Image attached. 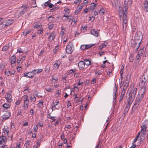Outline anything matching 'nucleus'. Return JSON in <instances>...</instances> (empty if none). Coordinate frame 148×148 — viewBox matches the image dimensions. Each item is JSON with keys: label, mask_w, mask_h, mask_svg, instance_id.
<instances>
[{"label": "nucleus", "mask_w": 148, "mask_h": 148, "mask_svg": "<svg viewBox=\"0 0 148 148\" xmlns=\"http://www.w3.org/2000/svg\"><path fill=\"white\" fill-rule=\"evenodd\" d=\"M23 76L28 78H32L34 76L33 75H31L30 76H28V75H27L25 73H24L23 74Z\"/></svg>", "instance_id": "nucleus-38"}, {"label": "nucleus", "mask_w": 148, "mask_h": 148, "mask_svg": "<svg viewBox=\"0 0 148 148\" xmlns=\"http://www.w3.org/2000/svg\"><path fill=\"white\" fill-rule=\"evenodd\" d=\"M144 95V94H143L142 95H139L138 94V95L136 99L134 104H136V105H139L141 102V100L143 98Z\"/></svg>", "instance_id": "nucleus-8"}, {"label": "nucleus", "mask_w": 148, "mask_h": 148, "mask_svg": "<svg viewBox=\"0 0 148 148\" xmlns=\"http://www.w3.org/2000/svg\"><path fill=\"white\" fill-rule=\"evenodd\" d=\"M36 70H37L36 71V73H37L38 74L41 73L42 71V69H37Z\"/></svg>", "instance_id": "nucleus-58"}, {"label": "nucleus", "mask_w": 148, "mask_h": 148, "mask_svg": "<svg viewBox=\"0 0 148 148\" xmlns=\"http://www.w3.org/2000/svg\"><path fill=\"white\" fill-rule=\"evenodd\" d=\"M131 104L129 103H128L126 105L123 113L124 117L125 116V114L127 113L128 111H129L130 107V105Z\"/></svg>", "instance_id": "nucleus-9"}, {"label": "nucleus", "mask_w": 148, "mask_h": 148, "mask_svg": "<svg viewBox=\"0 0 148 148\" xmlns=\"http://www.w3.org/2000/svg\"><path fill=\"white\" fill-rule=\"evenodd\" d=\"M30 113L31 115H33L34 114V111L33 109H31L30 111Z\"/></svg>", "instance_id": "nucleus-56"}, {"label": "nucleus", "mask_w": 148, "mask_h": 148, "mask_svg": "<svg viewBox=\"0 0 148 148\" xmlns=\"http://www.w3.org/2000/svg\"><path fill=\"white\" fill-rule=\"evenodd\" d=\"M142 56L140 55L139 54H138L136 56V60H139V59H140L141 56Z\"/></svg>", "instance_id": "nucleus-52"}, {"label": "nucleus", "mask_w": 148, "mask_h": 148, "mask_svg": "<svg viewBox=\"0 0 148 148\" xmlns=\"http://www.w3.org/2000/svg\"><path fill=\"white\" fill-rule=\"evenodd\" d=\"M30 99L31 102H34L35 101L36 99L34 96H31L30 97Z\"/></svg>", "instance_id": "nucleus-30"}, {"label": "nucleus", "mask_w": 148, "mask_h": 148, "mask_svg": "<svg viewBox=\"0 0 148 148\" xmlns=\"http://www.w3.org/2000/svg\"><path fill=\"white\" fill-rule=\"evenodd\" d=\"M60 64V62L59 60H57L55 64H54V68L55 69H58L59 66Z\"/></svg>", "instance_id": "nucleus-17"}, {"label": "nucleus", "mask_w": 148, "mask_h": 148, "mask_svg": "<svg viewBox=\"0 0 148 148\" xmlns=\"http://www.w3.org/2000/svg\"><path fill=\"white\" fill-rule=\"evenodd\" d=\"M45 89L47 91L51 92H52V90H53L52 88L48 87H46Z\"/></svg>", "instance_id": "nucleus-47"}, {"label": "nucleus", "mask_w": 148, "mask_h": 148, "mask_svg": "<svg viewBox=\"0 0 148 148\" xmlns=\"http://www.w3.org/2000/svg\"><path fill=\"white\" fill-rule=\"evenodd\" d=\"M86 47H85V45H82L80 46V49L83 50H86Z\"/></svg>", "instance_id": "nucleus-50"}, {"label": "nucleus", "mask_w": 148, "mask_h": 148, "mask_svg": "<svg viewBox=\"0 0 148 148\" xmlns=\"http://www.w3.org/2000/svg\"><path fill=\"white\" fill-rule=\"evenodd\" d=\"M147 130H141L140 132L144 135H146Z\"/></svg>", "instance_id": "nucleus-61"}, {"label": "nucleus", "mask_w": 148, "mask_h": 148, "mask_svg": "<svg viewBox=\"0 0 148 148\" xmlns=\"http://www.w3.org/2000/svg\"><path fill=\"white\" fill-rule=\"evenodd\" d=\"M24 97V101H29V99L27 95H25Z\"/></svg>", "instance_id": "nucleus-62"}, {"label": "nucleus", "mask_w": 148, "mask_h": 148, "mask_svg": "<svg viewBox=\"0 0 148 148\" xmlns=\"http://www.w3.org/2000/svg\"><path fill=\"white\" fill-rule=\"evenodd\" d=\"M10 116V113L8 112H6L3 115L2 118L3 119L5 120L8 119Z\"/></svg>", "instance_id": "nucleus-14"}, {"label": "nucleus", "mask_w": 148, "mask_h": 148, "mask_svg": "<svg viewBox=\"0 0 148 148\" xmlns=\"http://www.w3.org/2000/svg\"><path fill=\"white\" fill-rule=\"evenodd\" d=\"M4 21V23L6 26H9L11 25L13 23L14 21L12 19H8Z\"/></svg>", "instance_id": "nucleus-12"}, {"label": "nucleus", "mask_w": 148, "mask_h": 148, "mask_svg": "<svg viewBox=\"0 0 148 148\" xmlns=\"http://www.w3.org/2000/svg\"><path fill=\"white\" fill-rule=\"evenodd\" d=\"M69 9L64 10V11L63 14H64V15L65 16H69Z\"/></svg>", "instance_id": "nucleus-29"}, {"label": "nucleus", "mask_w": 148, "mask_h": 148, "mask_svg": "<svg viewBox=\"0 0 148 148\" xmlns=\"http://www.w3.org/2000/svg\"><path fill=\"white\" fill-rule=\"evenodd\" d=\"M15 73V71H13L12 72H11L10 71H6L5 72V74L6 75L9 76L10 75V74L14 75Z\"/></svg>", "instance_id": "nucleus-20"}, {"label": "nucleus", "mask_w": 148, "mask_h": 148, "mask_svg": "<svg viewBox=\"0 0 148 148\" xmlns=\"http://www.w3.org/2000/svg\"><path fill=\"white\" fill-rule=\"evenodd\" d=\"M28 88H27V89H25L24 90L23 92L24 93H28L29 92V90L28 89Z\"/></svg>", "instance_id": "nucleus-60"}, {"label": "nucleus", "mask_w": 148, "mask_h": 148, "mask_svg": "<svg viewBox=\"0 0 148 148\" xmlns=\"http://www.w3.org/2000/svg\"><path fill=\"white\" fill-rule=\"evenodd\" d=\"M9 48L8 46H4L3 47L2 49V51H6V50L8 49Z\"/></svg>", "instance_id": "nucleus-48"}, {"label": "nucleus", "mask_w": 148, "mask_h": 148, "mask_svg": "<svg viewBox=\"0 0 148 148\" xmlns=\"http://www.w3.org/2000/svg\"><path fill=\"white\" fill-rule=\"evenodd\" d=\"M132 0H125L124 1V5L127 6V5H130L132 4Z\"/></svg>", "instance_id": "nucleus-24"}, {"label": "nucleus", "mask_w": 148, "mask_h": 148, "mask_svg": "<svg viewBox=\"0 0 148 148\" xmlns=\"http://www.w3.org/2000/svg\"><path fill=\"white\" fill-rule=\"evenodd\" d=\"M138 106V105H136V104H134L132 108V110H133V111H134L136 109Z\"/></svg>", "instance_id": "nucleus-41"}, {"label": "nucleus", "mask_w": 148, "mask_h": 148, "mask_svg": "<svg viewBox=\"0 0 148 148\" xmlns=\"http://www.w3.org/2000/svg\"><path fill=\"white\" fill-rule=\"evenodd\" d=\"M105 10L103 9H100L99 12V14L101 15H102L105 13Z\"/></svg>", "instance_id": "nucleus-39"}, {"label": "nucleus", "mask_w": 148, "mask_h": 148, "mask_svg": "<svg viewBox=\"0 0 148 148\" xmlns=\"http://www.w3.org/2000/svg\"><path fill=\"white\" fill-rule=\"evenodd\" d=\"M91 34L97 37L99 36V33L97 30L92 29L91 31Z\"/></svg>", "instance_id": "nucleus-13"}, {"label": "nucleus", "mask_w": 148, "mask_h": 148, "mask_svg": "<svg viewBox=\"0 0 148 148\" xmlns=\"http://www.w3.org/2000/svg\"><path fill=\"white\" fill-rule=\"evenodd\" d=\"M50 69V67L49 66H46L45 68V71L46 73H49Z\"/></svg>", "instance_id": "nucleus-42"}, {"label": "nucleus", "mask_w": 148, "mask_h": 148, "mask_svg": "<svg viewBox=\"0 0 148 148\" xmlns=\"http://www.w3.org/2000/svg\"><path fill=\"white\" fill-rule=\"evenodd\" d=\"M137 89L135 88L134 90L130 93L128 103L131 104L134 100L136 93Z\"/></svg>", "instance_id": "nucleus-3"}, {"label": "nucleus", "mask_w": 148, "mask_h": 148, "mask_svg": "<svg viewBox=\"0 0 148 148\" xmlns=\"http://www.w3.org/2000/svg\"><path fill=\"white\" fill-rule=\"evenodd\" d=\"M43 101L42 100H41L40 101L39 103L38 104V106L39 108H41L43 106Z\"/></svg>", "instance_id": "nucleus-31"}, {"label": "nucleus", "mask_w": 148, "mask_h": 148, "mask_svg": "<svg viewBox=\"0 0 148 148\" xmlns=\"http://www.w3.org/2000/svg\"><path fill=\"white\" fill-rule=\"evenodd\" d=\"M12 98V96L10 94L7 93V95L6 100L8 102H10L11 101H10L11 99Z\"/></svg>", "instance_id": "nucleus-22"}, {"label": "nucleus", "mask_w": 148, "mask_h": 148, "mask_svg": "<svg viewBox=\"0 0 148 148\" xmlns=\"http://www.w3.org/2000/svg\"><path fill=\"white\" fill-rule=\"evenodd\" d=\"M111 2L112 4V5L114 7H117V4L116 3L115 1L114 0H111Z\"/></svg>", "instance_id": "nucleus-35"}, {"label": "nucleus", "mask_w": 148, "mask_h": 148, "mask_svg": "<svg viewBox=\"0 0 148 148\" xmlns=\"http://www.w3.org/2000/svg\"><path fill=\"white\" fill-rule=\"evenodd\" d=\"M147 79H146L144 75L141 77V82L139 84V86L141 87V88L138 92L139 95H142L143 94H145L146 90L145 84H147Z\"/></svg>", "instance_id": "nucleus-2"}, {"label": "nucleus", "mask_w": 148, "mask_h": 148, "mask_svg": "<svg viewBox=\"0 0 148 148\" xmlns=\"http://www.w3.org/2000/svg\"><path fill=\"white\" fill-rule=\"evenodd\" d=\"M143 52L144 49L142 48L141 49H140L139 50L138 54L142 56Z\"/></svg>", "instance_id": "nucleus-40"}, {"label": "nucleus", "mask_w": 148, "mask_h": 148, "mask_svg": "<svg viewBox=\"0 0 148 148\" xmlns=\"http://www.w3.org/2000/svg\"><path fill=\"white\" fill-rule=\"evenodd\" d=\"M29 103V101H24L23 107L25 110L28 108Z\"/></svg>", "instance_id": "nucleus-19"}, {"label": "nucleus", "mask_w": 148, "mask_h": 148, "mask_svg": "<svg viewBox=\"0 0 148 148\" xmlns=\"http://www.w3.org/2000/svg\"><path fill=\"white\" fill-rule=\"evenodd\" d=\"M84 64L86 68H87V66L91 64V61L90 60L86 59L84 60Z\"/></svg>", "instance_id": "nucleus-16"}, {"label": "nucleus", "mask_w": 148, "mask_h": 148, "mask_svg": "<svg viewBox=\"0 0 148 148\" xmlns=\"http://www.w3.org/2000/svg\"><path fill=\"white\" fill-rule=\"evenodd\" d=\"M6 140V138L5 136H1L0 137V144H1L2 142L5 143Z\"/></svg>", "instance_id": "nucleus-26"}, {"label": "nucleus", "mask_w": 148, "mask_h": 148, "mask_svg": "<svg viewBox=\"0 0 148 148\" xmlns=\"http://www.w3.org/2000/svg\"><path fill=\"white\" fill-rule=\"evenodd\" d=\"M144 10L145 12H148V0H145L143 3Z\"/></svg>", "instance_id": "nucleus-11"}, {"label": "nucleus", "mask_w": 148, "mask_h": 148, "mask_svg": "<svg viewBox=\"0 0 148 148\" xmlns=\"http://www.w3.org/2000/svg\"><path fill=\"white\" fill-rule=\"evenodd\" d=\"M55 18L51 16H49L48 18V21L50 23H52L55 21Z\"/></svg>", "instance_id": "nucleus-25"}, {"label": "nucleus", "mask_w": 148, "mask_h": 148, "mask_svg": "<svg viewBox=\"0 0 148 148\" xmlns=\"http://www.w3.org/2000/svg\"><path fill=\"white\" fill-rule=\"evenodd\" d=\"M143 38V36L141 32L140 31L137 32L135 34L134 40L141 43Z\"/></svg>", "instance_id": "nucleus-5"}, {"label": "nucleus", "mask_w": 148, "mask_h": 148, "mask_svg": "<svg viewBox=\"0 0 148 148\" xmlns=\"http://www.w3.org/2000/svg\"><path fill=\"white\" fill-rule=\"evenodd\" d=\"M30 3L31 4V6L32 7H35L36 6V0H31Z\"/></svg>", "instance_id": "nucleus-23"}, {"label": "nucleus", "mask_w": 148, "mask_h": 148, "mask_svg": "<svg viewBox=\"0 0 148 148\" xmlns=\"http://www.w3.org/2000/svg\"><path fill=\"white\" fill-rule=\"evenodd\" d=\"M35 29L38 28L39 27L42 26L40 23H34L33 25Z\"/></svg>", "instance_id": "nucleus-21"}, {"label": "nucleus", "mask_w": 148, "mask_h": 148, "mask_svg": "<svg viewBox=\"0 0 148 148\" xmlns=\"http://www.w3.org/2000/svg\"><path fill=\"white\" fill-rule=\"evenodd\" d=\"M3 106L5 108H10V105L9 104L4 103L3 105Z\"/></svg>", "instance_id": "nucleus-37"}, {"label": "nucleus", "mask_w": 148, "mask_h": 148, "mask_svg": "<svg viewBox=\"0 0 148 148\" xmlns=\"http://www.w3.org/2000/svg\"><path fill=\"white\" fill-rule=\"evenodd\" d=\"M54 5L53 4H51V3H49V8H51L53 7Z\"/></svg>", "instance_id": "nucleus-64"}, {"label": "nucleus", "mask_w": 148, "mask_h": 148, "mask_svg": "<svg viewBox=\"0 0 148 148\" xmlns=\"http://www.w3.org/2000/svg\"><path fill=\"white\" fill-rule=\"evenodd\" d=\"M133 60V55L131 54L129 58V61L130 62H132Z\"/></svg>", "instance_id": "nucleus-44"}, {"label": "nucleus", "mask_w": 148, "mask_h": 148, "mask_svg": "<svg viewBox=\"0 0 148 148\" xmlns=\"http://www.w3.org/2000/svg\"><path fill=\"white\" fill-rule=\"evenodd\" d=\"M55 35L53 32L50 33V35L48 38V39L49 41H52L55 38Z\"/></svg>", "instance_id": "nucleus-15"}, {"label": "nucleus", "mask_w": 148, "mask_h": 148, "mask_svg": "<svg viewBox=\"0 0 148 148\" xmlns=\"http://www.w3.org/2000/svg\"><path fill=\"white\" fill-rule=\"evenodd\" d=\"M120 10L119 14L120 16V20H123L122 23L123 29H125L127 27V19L126 13L127 8L126 5H124L123 9L122 11L121 10V8L119 7Z\"/></svg>", "instance_id": "nucleus-1"}, {"label": "nucleus", "mask_w": 148, "mask_h": 148, "mask_svg": "<svg viewBox=\"0 0 148 148\" xmlns=\"http://www.w3.org/2000/svg\"><path fill=\"white\" fill-rule=\"evenodd\" d=\"M37 71V70H34L32 71L30 73H32V75H35L36 74H37V73H36V71Z\"/></svg>", "instance_id": "nucleus-51"}, {"label": "nucleus", "mask_w": 148, "mask_h": 148, "mask_svg": "<svg viewBox=\"0 0 148 148\" xmlns=\"http://www.w3.org/2000/svg\"><path fill=\"white\" fill-rule=\"evenodd\" d=\"M75 72V71L73 69H71L69 71L68 73L69 74L73 73Z\"/></svg>", "instance_id": "nucleus-63"}, {"label": "nucleus", "mask_w": 148, "mask_h": 148, "mask_svg": "<svg viewBox=\"0 0 148 148\" xmlns=\"http://www.w3.org/2000/svg\"><path fill=\"white\" fill-rule=\"evenodd\" d=\"M140 43H139V42L134 40L131 43V46L134 48V50L136 53L140 47Z\"/></svg>", "instance_id": "nucleus-4"}, {"label": "nucleus", "mask_w": 148, "mask_h": 148, "mask_svg": "<svg viewBox=\"0 0 148 148\" xmlns=\"http://www.w3.org/2000/svg\"><path fill=\"white\" fill-rule=\"evenodd\" d=\"M43 29H40V30L37 31V33L38 34H41L42 33Z\"/></svg>", "instance_id": "nucleus-53"}, {"label": "nucleus", "mask_w": 148, "mask_h": 148, "mask_svg": "<svg viewBox=\"0 0 148 148\" xmlns=\"http://www.w3.org/2000/svg\"><path fill=\"white\" fill-rule=\"evenodd\" d=\"M74 48L73 45L68 44L66 46V52L68 54H71L73 51Z\"/></svg>", "instance_id": "nucleus-6"}, {"label": "nucleus", "mask_w": 148, "mask_h": 148, "mask_svg": "<svg viewBox=\"0 0 148 148\" xmlns=\"http://www.w3.org/2000/svg\"><path fill=\"white\" fill-rule=\"evenodd\" d=\"M129 82H127V83H126L124 85L123 88H124V89H125L127 90V86L129 85Z\"/></svg>", "instance_id": "nucleus-46"}, {"label": "nucleus", "mask_w": 148, "mask_h": 148, "mask_svg": "<svg viewBox=\"0 0 148 148\" xmlns=\"http://www.w3.org/2000/svg\"><path fill=\"white\" fill-rule=\"evenodd\" d=\"M116 90L115 91V92L114 93V95L113 96V99L114 101L116 99V92L117 91V88H116Z\"/></svg>", "instance_id": "nucleus-54"}, {"label": "nucleus", "mask_w": 148, "mask_h": 148, "mask_svg": "<svg viewBox=\"0 0 148 148\" xmlns=\"http://www.w3.org/2000/svg\"><path fill=\"white\" fill-rule=\"evenodd\" d=\"M28 8L27 7H25L23 8V10H21L20 12L21 15L25 13L28 10Z\"/></svg>", "instance_id": "nucleus-28"}, {"label": "nucleus", "mask_w": 148, "mask_h": 148, "mask_svg": "<svg viewBox=\"0 0 148 148\" xmlns=\"http://www.w3.org/2000/svg\"><path fill=\"white\" fill-rule=\"evenodd\" d=\"M69 17V16H66L64 15L62 18V20L63 21H65L68 19V18Z\"/></svg>", "instance_id": "nucleus-33"}, {"label": "nucleus", "mask_w": 148, "mask_h": 148, "mask_svg": "<svg viewBox=\"0 0 148 148\" xmlns=\"http://www.w3.org/2000/svg\"><path fill=\"white\" fill-rule=\"evenodd\" d=\"M54 25L53 24H50L49 23L48 24V28L50 29H51L53 27Z\"/></svg>", "instance_id": "nucleus-43"}, {"label": "nucleus", "mask_w": 148, "mask_h": 148, "mask_svg": "<svg viewBox=\"0 0 148 148\" xmlns=\"http://www.w3.org/2000/svg\"><path fill=\"white\" fill-rule=\"evenodd\" d=\"M49 117H48V118L51 119L53 120V121H55L56 120V119H54V117L51 116L49 114Z\"/></svg>", "instance_id": "nucleus-59"}, {"label": "nucleus", "mask_w": 148, "mask_h": 148, "mask_svg": "<svg viewBox=\"0 0 148 148\" xmlns=\"http://www.w3.org/2000/svg\"><path fill=\"white\" fill-rule=\"evenodd\" d=\"M138 136H137L134 139V140H133L132 142V144H134L135 143L136 141L138 139Z\"/></svg>", "instance_id": "nucleus-49"}, {"label": "nucleus", "mask_w": 148, "mask_h": 148, "mask_svg": "<svg viewBox=\"0 0 148 148\" xmlns=\"http://www.w3.org/2000/svg\"><path fill=\"white\" fill-rule=\"evenodd\" d=\"M95 7V4L93 3H92L90 6V10H91L92 11H93Z\"/></svg>", "instance_id": "nucleus-27"}, {"label": "nucleus", "mask_w": 148, "mask_h": 148, "mask_svg": "<svg viewBox=\"0 0 148 148\" xmlns=\"http://www.w3.org/2000/svg\"><path fill=\"white\" fill-rule=\"evenodd\" d=\"M89 17L90 18V20L91 21H94L95 20V17L94 16H90Z\"/></svg>", "instance_id": "nucleus-57"}, {"label": "nucleus", "mask_w": 148, "mask_h": 148, "mask_svg": "<svg viewBox=\"0 0 148 148\" xmlns=\"http://www.w3.org/2000/svg\"><path fill=\"white\" fill-rule=\"evenodd\" d=\"M141 130H146L148 129V121H142L141 124Z\"/></svg>", "instance_id": "nucleus-7"}, {"label": "nucleus", "mask_w": 148, "mask_h": 148, "mask_svg": "<svg viewBox=\"0 0 148 148\" xmlns=\"http://www.w3.org/2000/svg\"><path fill=\"white\" fill-rule=\"evenodd\" d=\"M59 107H56V106H53L52 107L51 109L52 110H55L56 109H58Z\"/></svg>", "instance_id": "nucleus-55"}, {"label": "nucleus", "mask_w": 148, "mask_h": 148, "mask_svg": "<svg viewBox=\"0 0 148 148\" xmlns=\"http://www.w3.org/2000/svg\"><path fill=\"white\" fill-rule=\"evenodd\" d=\"M17 52L20 53H23V51L22 49L20 47L18 48L17 49Z\"/></svg>", "instance_id": "nucleus-45"}, {"label": "nucleus", "mask_w": 148, "mask_h": 148, "mask_svg": "<svg viewBox=\"0 0 148 148\" xmlns=\"http://www.w3.org/2000/svg\"><path fill=\"white\" fill-rule=\"evenodd\" d=\"M78 66L80 70L83 69L84 67H85L84 62L83 61L79 62L78 63Z\"/></svg>", "instance_id": "nucleus-10"}, {"label": "nucleus", "mask_w": 148, "mask_h": 148, "mask_svg": "<svg viewBox=\"0 0 148 148\" xmlns=\"http://www.w3.org/2000/svg\"><path fill=\"white\" fill-rule=\"evenodd\" d=\"M4 21H3V22L0 24V27L1 28H4L6 25H5V24L4 23Z\"/></svg>", "instance_id": "nucleus-36"}, {"label": "nucleus", "mask_w": 148, "mask_h": 148, "mask_svg": "<svg viewBox=\"0 0 148 148\" xmlns=\"http://www.w3.org/2000/svg\"><path fill=\"white\" fill-rule=\"evenodd\" d=\"M66 133H67L66 131V130L64 131L63 133L60 136L61 138V139L63 140V139H64V135Z\"/></svg>", "instance_id": "nucleus-34"}, {"label": "nucleus", "mask_w": 148, "mask_h": 148, "mask_svg": "<svg viewBox=\"0 0 148 148\" xmlns=\"http://www.w3.org/2000/svg\"><path fill=\"white\" fill-rule=\"evenodd\" d=\"M10 61L12 64H14L16 61V58L15 57L13 56H12L10 58Z\"/></svg>", "instance_id": "nucleus-18"}, {"label": "nucleus", "mask_w": 148, "mask_h": 148, "mask_svg": "<svg viewBox=\"0 0 148 148\" xmlns=\"http://www.w3.org/2000/svg\"><path fill=\"white\" fill-rule=\"evenodd\" d=\"M95 44H89V45H85V47H86V49H88L91 47L92 46H94Z\"/></svg>", "instance_id": "nucleus-32"}]
</instances>
